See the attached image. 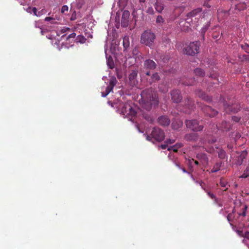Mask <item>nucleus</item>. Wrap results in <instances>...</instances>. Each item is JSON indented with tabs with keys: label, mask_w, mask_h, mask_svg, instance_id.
<instances>
[{
	"label": "nucleus",
	"mask_w": 249,
	"mask_h": 249,
	"mask_svg": "<svg viewBox=\"0 0 249 249\" xmlns=\"http://www.w3.org/2000/svg\"><path fill=\"white\" fill-rule=\"evenodd\" d=\"M160 147L162 149H166L167 147V145L165 144H161L160 145Z\"/></svg>",
	"instance_id": "55"
},
{
	"label": "nucleus",
	"mask_w": 249,
	"mask_h": 249,
	"mask_svg": "<svg viewBox=\"0 0 249 249\" xmlns=\"http://www.w3.org/2000/svg\"><path fill=\"white\" fill-rule=\"evenodd\" d=\"M202 11L201 8H196L192 11L190 12L187 15V18L186 19V24L187 27L193 24V22H196V20H197L200 17V13Z\"/></svg>",
	"instance_id": "4"
},
{
	"label": "nucleus",
	"mask_w": 249,
	"mask_h": 249,
	"mask_svg": "<svg viewBox=\"0 0 249 249\" xmlns=\"http://www.w3.org/2000/svg\"><path fill=\"white\" fill-rule=\"evenodd\" d=\"M44 20L46 21H49L51 24L56 23V21H55V18L52 17H46L45 18Z\"/></svg>",
	"instance_id": "37"
},
{
	"label": "nucleus",
	"mask_w": 249,
	"mask_h": 249,
	"mask_svg": "<svg viewBox=\"0 0 249 249\" xmlns=\"http://www.w3.org/2000/svg\"><path fill=\"white\" fill-rule=\"evenodd\" d=\"M186 139H187L188 140H191V141H195L196 140V138H197L196 136L194 133L187 135H186Z\"/></svg>",
	"instance_id": "32"
},
{
	"label": "nucleus",
	"mask_w": 249,
	"mask_h": 249,
	"mask_svg": "<svg viewBox=\"0 0 249 249\" xmlns=\"http://www.w3.org/2000/svg\"><path fill=\"white\" fill-rule=\"evenodd\" d=\"M196 94L199 97L206 101H210L211 100V98L210 97L207 95L204 92L200 90H198Z\"/></svg>",
	"instance_id": "19"
},
{
	"label": "nucleus",
	"mask_w": 249,
	"mask_h": 249,
	"mask_svg": "<svg viewBox=\"0 0 249 249\" xmlns=\"http://www.w3.org/2000/svg\"><path fill=\"white\" fill-rule=\"evenodd\" d=\"M106 78H107V77H106V76H103V80H105Z\"/></svg>",
	"instance_id": "64"
},
{
	"label": "nucleus",
	"mask_w": 249,
	"mask_h": 249,
	"mask_svg": "<svg viewBox=\"0 0 249 249\" xmlns=\"http://www.w3.org/2000/svg\"><path fill=\"white\" fill-rule=\"evenodd\" d=\"M193 162H194L196 165L198 164V162L197 160H194V159H192L191 160H190V164H192Z\"/></svg>",
	"instance_id": "51"
},
{
	"label": "nucleus",
	"mask_w": 249,
	"mask_h": 249,
	"mask_svg": "<svg viewBox=\"0 0 249 249\" xmlns=\"http://www.w3.org/2000/svg\"><path fill=\"white\" fill-rule=\"evenodd\" d=\"M36 13H34V15L36 16L37 17H40L43 14V10H41L40 11L37 12V9H36Z\"/></svg>",
	"instance_id": "43"
},
{
	"label": "nucleus",
	"mask_w": 249,
	"mask_h": 249,
	"mask_svg": "<svg viewBox=\"0 0 249 249\" xmlns=\"http://www.w3.org/2000/svg\"><path fill=\"white\" fill-rule=\"evenodd\" d=\"M232 119L235 122H238L240 121V118L238 117L233 116L232 117Z\"/></svg>",
	"instance_id": "48"
},
{
	"label": "nucleus",
	"mask_w": 249,
	"mask_h": 249,
	"mask_svg": "<svg viewBox=\"0 0 249 249\" xmlns=\"http://www.w3.org/2000/svg\"><path fill=\"white\" fill-rule=\"evenodd\" d=\"M146 139L148 140V141H151V138L150 137V136H147L146 137Z\"/></svg>",
	"instance_id": "58"
},
{
	"label": "nucleus",
	"mask_w": 249,
	"mask_h": 249,
	"mask_svg": "<svg viewBox=\"0 0 249 249\" xmlns=\"http://www.w3.org/2000/svg\"><path fill=\"white\" fill-rule=\"evenodd\" d=\"M107 48H105V53L106 55V58H107V65L109 67V68L112 69L114 67V63L112 58L110 56H109L107 57Z\"/></svg>",
	"instance_id": "18"
},
{
	"label": "nucleus",
	"mask_w": 249,
	"mask_h": 249,
	"mask_svg": "<svg viewBox=\"0 0 249 249\" xmlns=\"http://www.w3.org/2000/svg\"><path fill=\"white\" fill-rule=\"evenodd\" d=\"M247 153L245 151H242L240 155L237 157V159L235 161V163L237 165H241L243 161V160L247 156Z\"/></svg>",
	"instance_id": "16"
},
{
	"label": "nucleus",
	"mask_w": 249,
	"mask_h": 249,
	"mask_svg": "<svg viewBox=\"0 0 249 249\" xmlns=\"http://www.w3.org/2000/svg\"><path fill=\"white\" fill-rule=\"evenodd\" d=\"M171 96L173 102L175 103L180 102L182 99L180 91L178 90H173L171 93Z\"/></svg>",
	"instance_id": "10"
},
{
	"label": "nucleus",
	"mask_w": 249,
	"mask_h": 249,
	"mask_svg": "<svg viewBox=\"0 0 249 249\" xmlns=\"http://www.w3.org/2000/svg\"><path fill=\"white\" fill-rule=\"evenodd\" d=\"M175 142V140L173 139H169L167 140V142L168 143H173Z\"/></svg>",
	"instance_id": "53"
},
{
	"label": "nucleus",
	"mask_w": 249,
	"mask_h": 249,
	"mask_svg": "<svg viewBox=\"0 0 249 249\" xmlns=\"http://www.w3.org/2000/svg\"><path fill=\"white\" fill-rule=\"evenodd\" d=\"M156 66L155 62L150 59L146 60L144 63V67L146 69H154L156 68Z\"/></svg>",
	"instance_id": "17"
},
{
	"label": "nucleus",
	"mask_w": 249,
	"mask_h": 249,
	"mask_svg": "<svg viewBox=\"0 0 249 249\" xmlns=\"http://www.w3.org/2000/svg\"><path fill=\"white\" fill-rule=\"evenodd\" d=\"M195 73L196 75L203 76L205 75L204 71L200 68H196L195 70Z\"/></svg>",
	"instance_id": "29"
},
{
	"label": "nucleus",
	"mask_w": 249,
	"mask_h": 249,
	"mask_svg": "<svg viewBox=\"0 0 249 249\" xmlns=\"http://www.w3.org/2000/svg\"><path fill=\"white\" fill-rule=\"evenodd\" d=\"M68 9L69 8L67 5H63L61 8V12L62 13H65V12H67L68 11Z\"/></svg>",
	"instance_id": "41"
},
{
	"label": "nucleus",
	"mask_w": 249,
	"mask_h": 249,
	"mask_svg": "<svg viewBox=\"0 0 249 249\" xmlns=\"http://www.w3.org/2000/svg\"><path fill=\"white\" fill-rule=\"evenodd\" d=\"M208 27H206L205 28H203L202 30L203 31L204 30V31L205 32L207 29Z\"/></svg>",
	"instance_id": "60"
},
{
	"label": "nucleus",
	"mask_w": 249,
	"mask_h": 249,
	"mask_svg": "<svg viewBox=\"0 0 249 249\" xmlns=\"http://www.w3.org/2000/svg\"><path fill=\"white\" fill-rule=\"evenodd\" d=\"M241 47L246 53H249V45L246 43L242 44Z\"/></svg>",
	"instance_id": "38"
},
{
	"label": "nucleus",
	"mask_w": 249,
	"mask_h": 249,
	"mask_svg": "<svg viewBox=\"0 0 249 249\" xmlns=\"http://www.w3.org/2000/svg\"><path fill=\"white\" fill-rule=\"evenodd\" d=\"M119 111L121 114L129 120H132L137 114V111L128 103L120 104Z\"/></svg>",
	"instance_id": "2"
},
{
	"label": "nucleus",
	"mask_w": 249,
	"mask_h": 249,
	"mask_svg": "<svg viewBox=\"0 0 249 249\" xmlns=\"http://www.w3.org/2000/svg\"><path fill=\"white\" fill-rule=\"evenodd\" d=\"M158 123L164 126L168 125L170 123V119L166 116H160L158 118Z\"/></svg>",
	"instance_id": "15"
},
{
	"label": "nucleus",
	"mask_w": 249,
	"mask_h": 249,
	"mask_svg": "<svg viewBox=\"0 0 249 249\" xmlns=\"http://www.w3.org/2000/svg\"><path fill=\"white\" fill-rule=\"evenodd\" d=\"M210 77L213 79H215L217 77V75L216 74L213 73V74H211L210 75Z\"/></svg>",
	"instance_id": "54"
},
{
	"label": "nucleus",
	"mask_w": 249,
	"mask_h": 249,
	"mask_svg": "<svg viewBox=\"0 0 249 249\" xmlns=\"http://www.w3.org/2000/svg\"><path fill=\"white\" fill-rule=\"evenodd\" d=\"M219 156L221 158H223L225 156V152L224 151H221L220 153L219 154Z\"/></svg>",
	"instance_id": "50"
},
{
	"label": "nucleus",
	"mask_w": 249,
	"mask_h": 249,
	"mask_svg": "<svg viewBox=\"0 0 249 249\" xmlns=\"http://www.w3.org/2000/svg\"><path fill=\"white\" fill-rule=\"evenodd\" d=\"M244 236L246 238L249 239V232H248V231L246 232L245 233Z\"/></svg>",
	"instance_id": "52"
},
{
	"label": "nucleus",
	"mask_w": 249,
	"mask_h": 249,
	"mask_svg": "<svg viewBox=\"0 0 249 249\" xmlns=\"http://www.w3.org/2000/svg\"><path fill=\"white\" fill-rule=\"evenodd\" d=\"M203 112L210 116V117H214L217 114V111L212 108L208 106H204L202 108Z\"/></svg>",
	"instance_id": "13"
},
{
	"label": "nucleus",
	"mask_w": 249,
	"mask_h": 249,
	"mask_svg": "<svg viewBox=\"0 0 249 249\" xmlns=\"http://www.w3.org/2000/svg\"><path fill=\"white\" fill-rule=\"evenodd\" d=\"M184 84L185 85H190V84L187 83H184Z\"/></svg>",
	"instance_id": "63"
},
{
	"label": "nucleus",
	"mask_w": 249,
	"mask_h": 249,
	"mask_svg": "<svg viewBox=\"0 0 249 249\" xmlns=\"http://www.w3.org/2000/svg\"><path fill=\"white\" fill-rule=\"evenodd\" d=\"M217 127L223 131L228 130L230 129V125L228 124L226 122H224L222 123L221 126H217Z\"/></svg>",
	"instance_id": "23"
},
{
	"label": "nucleus",
	"mask_w": 249,
	"mask_h": 249,
	"mask_svg": "<svg viewBox=\"0 0 249 249\" xmlns=\"http://www.w3.org/2000/svg\"><path fill=\"white\" fill-rule=\"evenodd\" d=\"M165 22L164 18L161 16H158L156 18V23L159 25H162Z\"/></svg>",
	"instance_id": "28"
},
{
	"label": "nucleus",
	"mask_w": 249,
	"mask_h": 249,
	"mask_svg": "<svg viewBox=\"0 0 249 249\" xmlns=\"http://www.w3.org/2000/svg\"><path fill=\"white\" fill-rule=\"evenodd\" d=\"M141 96L140 103L141 106L147 110H150L153 107L159 104L158 95L152 89L143 90Z\"/></svg>",
	"instance_id": "1"
},
{
	"label": "nucleus",
	"mask_w": 249,
	"mask_h": 249,
	"mask_svg": "<svg viewBox=\"0 0 249 249\" xmlns=\"http://www.w3.org/2000/svg\"><path fill=\"white\" fill-rule=\"evenodd\" d=\"M172 127L174 129H177L178 128L181 127V126L182 125V123L179 122L178 124V125H176L175 123H173L172 124Z\"/></svg>",
	"instance_id": "40"
},
{
	"label": "nucleus",
	"mask_w": 249,
	"mask_h": 249,
	"mask_svg": "<svg viewBox=\"0 0 249 249\" xmlns=\"http://www.w3.org/2000/svg\"><path fill=\"white\" fill-rule=\"evenodd\" d=\"M215 141L216 139L214 138L209 137L207 141L205 142L204 147L208 152L213 153L214 151V147L213 146L211 147L210 145L215 142Z\"/></svg>",
	"instance_id": "9"
},
{
	"label": "nucleus",
	"mask_w": 249,
	"mask_h": 249,
	"mask_svg": "<svg viewBox=\"0 0 249 249\" xmlns=\"http://www.w3.org/2000/svg\"><path fill=\"white\" fill-rule=\"evenodd\" d=\"M152 138L158 142L162 141L164 138L163 132L160 128L155 127L151 133Z\"/></svg>",
	"instance_id": "7"
},
{
	"label": "nucleus",
	"mask_w": 249,
	"mask_h": 249,
	"mask_svg": "<svg viewBox=\"0 0 249 249\" xmlns=\"http://www.w3.org/2000/svg\"><path fill=\"white\" fill-rule=\"evenodd\" d=\"M147 13H148L149 14H154V10L152 7H149L148 8V9L147 10Z\"/></svg>",
	"instance_id": "46"
},
{
	"label": "nucleus",
	"mask_w": 249,
	"mask_h": 249,
	"mask_svg": "<svg viewBox=\"0 0 249 249\" xmlns=\"http://www.w3.org/2000/svg\"><path fill=\"white\" fill-rule=\"evenodd\" d=\"M187 128L195 131H199L203 129V126L196 120H187L185 122Z\"/></svg>",
	"instance_id": "6"
},
{
	"label": "nucleus",
	"mask_w": 249,
	"mask_h": 249,
	"mask_svg": "<svg viewBox=\"0 0 249 249\" xmlns=\"http://www.w3.org/2000/svg\"><path fill=\"white\" fill-rule=\"evenodd\" d=\"M35 27L41 29L42 27V22L40 20L37 21H35Z\"/></svg>",
	"instance_id": "39"
},
{
	"label": "nucleus",
	"mask_w": 249,
	"mask_h": 249,
	"mask_svg": "<svg viewBox=\"0 0 249 249\" xmlns=\"http://www.w3.org/2000/svg\"><path fill=\"white\" fill-rule=\"evenodd\" d=\"M199 46L200 43L197 41L190 43L188 46L184 49L183 52L187 55H194L198 53Z\"/></svg>",
	"instance_id": "5"
},
{
	"label": "nucleus",
	"mask_w": 249,
	"mask_h": 249,
	"mask_svg": "<svg viewBox=\"0 0 249 249\" xmlns=\"http://www.w3.org/2000/svg\"><path fill=\"white\" fill-rule=\"evenodd\" d=\"M182 146L181 143H176L175 145L168 147V150L170 151L177 152L178 149Z\"/></svg>",
	"instance_id": "22"
},
{
	"label": "nucleus",
	"mask_w": 249,
	"mask_h": 249,
	"mask_svg": "<svg viewBox=\"0 0 249 249\" xmlns=\"http://www.w3.org/2000/svg\"><path fill=\"white\" fill-rule=\"evenodd\" d=\"M245 8H246V7L244 4H239L236 5V9H238L239 11L241 10H244Z\"/></svg>",
	"instance_id": "42"
},
{
	"label": "nucleus",
	"mask_w": 249,
	"mask_h": 249,
	"mask_svg": "<svg viewBox=\"0 0 249 249\" xmlns=\"http://www.w3.org/2000/svg\"><path fill=\"white\" fill-rule=\"evenodd\" d=\"M208 196L211 198H214L215 201L217 200V199L215 198L214 195L213 194L211 193L210 192L207 193Z\"/></svg>",
	"instance_id": "47"
},
{
	"label": "nucleus",
	"mask_w": 249,
	"mask_h": 249,
	"mask_svg": "<svg viewBox=\"0 0 249 249\" xmlns=\"http://www.w3.org/2000/svg\"><path fill=\"white\" fill-rule=\"evenodd\" d=\"M36 7H28L27 8L25 9V10L30 14L33 13V14H34V13H36Z\"/></svg>",
	"instance_id": "35"
},
{
	"label": "nucleus",
	"mask_w": 249,
	"mask_h": 249,
	"mask_svg": "<svg viewBox=\"0 0 249 249\" xmlns=\"http://www.w3.org/2000/svg\"><path fill=\"white\" fill-rule=\"evenodd\" d=\"M155 35L149 30L145 31L141 35V43L151 47L155 40Z\"/></svg>",
	"instance_id": "3"
},
{
	"label": "nucleus",
	"mask_w": 249,
	"mask_h": 249,
	"mask_svg": "<svg viewBox=\"0 0 249 249\" xmlns=\"http://www.w3.org/2000/svg\"><path fill=\"white\" fill-rule=\"evenodd\" d=\"M75 36H76V34L74 33H72L70 35H69L67 37V39H70V38H74L75 37Z\"/></svg>",
	"instance_id": "45"
},
{
	"label": "nucleus",
	"mask_w": 249,
	"mask_h": 249,
	"mask_svg": "<svg viewBox=\"0 0 249 249\" xmlns=\"http://www.w3.org/2000/svg\"><path fill=\"white\" fill-rule=\"evenodd\" d=\"M129 17V12L125 10L124 11L121 19V25L124 27H126L128 25V18Z\"/></svg>",
	"instance_id": "11"
},
{
	"label": "nucleus",
	"mask_w": 249,
	"mask_h": 249,
	"mask_svg": "<svg viewBox=\"0 0 249 249\" xmlns=\"http://www.w3.org/2000/svg\"><path fill=\"white\" fill-rule=\"evenodd\" d=\"M76 40L77 42L81 43H84L85 42L86 39L84 36L80 35L77 37Z\"/></svg>",
	"instance_id": "34"
},
{
	"label": "nucleus",
	"mask_w": 249,
	"mask_h": 249,
	"mask_svg": "<svg viewBox=\"0 0 249 249\" xmlns=\"http://www.w3.org/2000/svg\"><path fill=\"white\" fill-rule=\"evenodd\" d=\"M145 0H140V1L141 2H144L145 1Z\"/></svg>",
	"instance_id": "62"
},
{
	"label": "nucleus",
	"mask_w": 249,
	"mask_h": 249,
	"mask_svg": "<svg viewBox=\"0 0 249 249\" xmlns=\"http://www.w3.org/2000/svg\"><path fill=\"white\" fill-rule=\"evenodd\" d=\"M182 171H183V172L184 173H186L187 172L185 169H182Z\"/></svg>",
	"instance_id": "61"
},
{
	"label": "nucleus",
	"mask_w": 249,
	"mask_h": 249,
	"mask_svg": "<svg viewBox=\"0 0 249 249\" xmlns=\"http://www.w3.org/2000/svg\"><path fill=\"white\" fill-rule=\"evenodd\" d=\"M221 165L219 163H217L214 165L213 169L211 170V172L213 173H215L217 172L220 170Z\"/></svg>",
	"instance_id": "33"
},
{
	"label": "nucleus",
	"mask_w": 249,
	"mask_h": 249,
	"mask_svg": "<svg viewBox=\"0 0 249 249\" xmlns=\"http://www.w3.org/2000/svg\"><path fill=\"white\" fill-rule=\"evenodd\" d=\"M244 57V59L246 60H249V55H243Z\"/></svg>",
	"instance_id": "56"
},
{
	"label": "nucleus",
	"mask_w": 249,
	"mask_h": 249,
	"mask_svg": "<svg viewBox=\"0 0 249 249\" xmlns=\"http://www.w3.org/2000/svg\"><path fill=\"white\" fill-rule=\"evenodd\" d=\"M228 15L227 11L219 9L217 10V18L219 20H222L223 17Z\"/></svg>",
	"instance_id": "20"
},
{
	"label": "nucleus",
	"mask_w": 249,
	"mask_h": 249,
	"mask_svg": "<svg viewBox=\"0 0 249 249\" xmlns=\"http://www.w3.org/2000/svg\"><path fill=\"white\" fill-rule=\"evenodd\" d=\"M117 80L115 77H112L109 80V84L105 89V92L102 91V96L103 97H106L113 89V87L115 86Z\"/></svg>",
	"instance_id": "8"
},
{
	"label": "nucleus",
	"mask_w": 249,
	"mask_h": 249,
	"mask_svg": "<svg viewBox=\"0 0 249 249\" xmlns=\"http://www.w3.org/2000/svg\"><path fill=\"white\" fill-rule=\"evenodd\" d=\"M154 6L156 10L159 13H161L164 9L163 1L162 0H157Z\"/></svg>",
	"instance_id": "14"
},
{
	"label": "nucleus",
	"mask_w": 249,
	"mask_h": 249,
	"mask_svg": "<svg viewBox=\"0 0 249 249\" xmlns=\"http://www.w3.org/2000/svg\"><path fill=\"white\" fill-rule=\"evenodd\" d=\"M145 75L147 76H149L150 75V72L149 71H146L145 73Z\"/></svg>",
	"instance_id": "59"
},
{
	"label": "nucleus",
	"mask_w": 249,
	"mask_h": 249,
	"mask_svg": "<svg viewBox=\"0 0 249 249\" xmlns=\"http://www.w3.org/2000/svg\"><path fill=\"white\" fill-rule=\"evenodd\" d=\"M219 184L220 186L223 188L224 190H226L228 189V187L230 186V185L228 184L227 181L223 178H221L220 179Z\"/></svg>",
	"instance_id": "21"
},
{
	"label": "nucleus",
	"mask_w": 249,
	"mask_h": 249,
	"mask_svg": "<svg viewBox=\"0 0 249 249\" xmlns=\"http://www.w3.org/2000/svg\"><path fill=\"white\" fill-rule=\"evenodd\" d=\"M69 29V28H68L64 27V28L62 30V31L64 33L66 32Z\"/></svg>",
	"instance_id": "57"
},
{
	"label": "nucleus",
	"mask_w": 249,
	"mask_h": 249,
	"mask_svg": "<svg viewBox=\"0 0 249 249\" xmlns=\"http://www.w3.org/2000/svg\"><path fill=\"white\" fill-rule=\"evenodd\" d=\"M123 46L124 48L126 50L129 47V39L128 36H124L123 38Z\"/></svg>",
	"instance_id": "26"
},
{
	"label": "nucleus",
	"mask_w": 249,
	"mask_h": 249,
	"mask_svg": "<svg viewBox=\"0 0 249 249\" xmlns=\"http://www.w3.org/2000/svg\"><path fill=\"white\" fill-rule=\"evenodd\" d=\"M137 76V72L135 71H133L132 72L130 73L129 75V79L130 81H132L134 79H135Z\"/></svg>",
	"instance_id": "31"
},
{
	"label": "nucleus",
	"mask_w": 249,
	"mask_h": 249,
	"mask_svg": "<svg viewBox=\"0 0 249 249\" xmlns=\"http://www.w3.org/2000/svg\"><path fill=\"white\" fill-rule=\"evenodd\" d=\"M224 108L226 110V112H236L237 111V109H235L232 106H230L229 105H226L224 104Z\"/></svg>",
	"instance_id": "24"
},
{
	"label": "nucleus",
	"mask_w": 249,
	"mask_h": 249,
	"mask_svg": "<svg viewBox=\"0 0 249 249\" xmlns=\"http://www.w3.org/2000/svg\"><path fill=\"white\" fill-rule=\"evenodd\" d=\"M249 239L244 238V239L243 240V242L246 244L247 245H249Z\"/></svg>",
	"instance_id": "49"
},
{
	"label": "nucleus",
	"mask_w": 249,
	"mask_h": 249,
	"mask_svg": "<svg viewBox=\"0 0 249 249\" xmlns=\"http://www.w3.org/2000/svg\"><path fill=\"white\" fill-rule=\"evenodd\" d=\"M132 53L136 59H138L139 60H140L142 58L141 54H139V52L136 48L133 49Z\"/></svg>",
	"instance_id": "25"
},
{
	"label": "nucleus",
	"mask_w": 249,
	"mask_h": 249,
	"mask_svg": "<svg viewBox=\"0 0 249 249\" xmlns=\"http://www.w3.org/2000/svg\"><path fill=\"white\" fill-rule=\"evenodd\" d=\"M247 206L246 205H245L244 206V208H243V212L242 213H240L239 215H242L243 216H245L246 214V210L247 209Z\"/></svg>",
	"instance_id": "44"
},
{
	"label": "nucleus",
	"mask_w": 249,
	"mask_h": 249,
	"mask_svg": "<svg viewBox=\"0 0 249 249\" xmlns=\"http://www.w3.org/2000/svg\"><path fill=\"white\" fill-rule=\"evenodd\" d=\"M194 104L191 99H187L186 101L185 107L183 109V111L186 113H190L194 108Z\"/></svg>",
	"instance_id": "12"
},
{
	"label": "nucleus",
	"mask_w": 249,
	"mask_h": 249,
	"mask_svg": "<svg viewBox=\"0 0 249 249\" xmlns=\"http://www.w3.org/2000/svg\"><path fill=\"white\" fill-rule=\"evenodd\" d=\"M159 89L162 92H166L168 90V87L166 84H162L159 87Z\"/></svg>",
	"instance_id": "30"
},
{
	"label": "nucleus",
	"mask_w": 249,
	"mask_h": 249,
	"mask_svg": "<svg viewBox=\"0 0 249 249\" xmlns=\"http://www.w3.org/2000/svg\"><path fill=\"white\" fill-rule=\"evenodd\" d=\"M159 75L158 73H155L152 74V76L151 77V79H150L149 82L150 83H152V82L159 80Z\"/></svg>",
	"instance_id": "27"
},
{
	"label": "nucleus",
	"mask_w": 249,
	"mask_h": 249,
	"mask_svg": "<svg viewBox=\"0 0 249 249\" xmlns=\"http://www.w3.org/2000/svg\"><path fill=\"white\" fill-rule=\"evenodd\" d=\"M249 177V167H248L244 171L242 175L240 177L242 178H246Z\"/></svg>",
	"instance_id": "36"
}]
</instances>
